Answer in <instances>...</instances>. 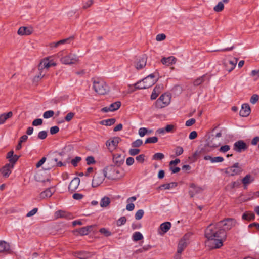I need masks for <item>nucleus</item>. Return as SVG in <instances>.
<instances>
[{
    "label": "nucleus",
    "mask_w": 259,
    "mask_h": 259,
    "mask_svg": "<svg viewBox=\"0 0 259 259\" xmlns=\"http://www.w3.org/2000/svg\"><path fill=\"white\" fill-rule=\"evenodd\" d=\"M236 221L232 218H227L217 223H212L206 229L205 236L206 246L211 249L219 248L227 237L226 231L235 226Z\"/></svg>",
    "instance_id": "nucleus-1"
},
{
    "label": "nucleus",
    "mask_w": 259,
    "mask_h": 259,
    "mask_svg": "<svg viewBox=\"0 0 259 259\" xmlns=\"http://www.w3.org/2000/svg\"><path fill=\"white\" fill-rule=\"evenodd\" d=\"M114 170L113 165H109L105 167L102 171L95 173L93 180L92 185L93 187H96L103 183L105 178L112 179V176L110 172Z\"/></svg>",
    "instance_id": "nucleus-2"
},
{
    "label": "nucleus",
    "mask_w": 259,
    "mask_h": 259,
    "mask_svg": "<svg viewBox=\"0 0 259 259\" xmlns=\"http://www.w3.org/2000/svg\"><path fill=\"white\" fill-rule=\"evenodd\" d=\"M35 178L37 181L41 182L42 183L45 184L46 186L49 187L48 188L40 193L39 198L41 199H44L51 197L55 193V189L54 187L50 186V180L49 179H47L46 180H41L38 175L36 176Z\"/></svg>",
    "instance_id": "nucleus-3"
},
{
    "label": "nucleus",
    "mask_w": 259,
    "mask_h": 259,
    "mask_svg": "<svg viewBox=\"0 0 259 259\" xmlns=\"http://www.w3.org/2000/svg\"><path fill=\"white\" fill-rule=\"evenodd\" d=\"M156 82L155 76L151 74L135 84V88L137 89H148L152 87Z\"/></svg>",
    "instance_id": "nucleus-4"
},
{
    "label": "nucleus",
    "mask_w": 259,
    "mask_h": 259,
    "mask_svg": "<svg viewBox=\"0 0 259 259\" xmlns=\"http://www.w3.org/2000/svg\"><path fill=\"white\" fill-rule=\"evenodd\" d=\"M64 51H62L57 54L59 57H60V62L65 65L74 64L79 62V57L76 54L69 53L64 56L61 57L63 54Z\"/></svg>",
    "instance_id": "nucleus-5"
},
{
    "label": "nucleus",
    "mask_w": 259,
    "mask_h": 259,
    "mask_svg": "<svg viewBox=\"0 0 259 259\" xmlns=\"http://www.w3.org/2000/svg\"><path fill=\"white\" fill-rule=\"evenodd\" d=\"M93 88L95 91L100 95H105L109 91V88L107 83L102 80L94 81Z\"/></svg>",
    "instance_id": "nucleus-6"
},
{
    "label": "nucleus",
    "mask_w": 259,
    "mask_h": 259,
    "mask_svg": "<svg viewBox=\"0 0 259 259\" xmlns=\"http://www.w3.org/2000/svg\"><path fill=\"white\" fill-rule=\"evenodd\" d=\"M171 96L166 93L162 94L155 102L157 108H162L167 106L170 102Z\"/></svg>",
    "instance_id": "nucleus-7"
},
{
    "label": "nucleus",
    "mask_w": 259,
    "mask_h": 259,
    "mask_svg": "<svg viewBox=\"0 0 259 259\" xmlns=\"http://www.w3.org/2000/svg\"><path fill=\"white\" fill-rule=\"evenodd\" d=\"M242 171V168L238 163H235L232 166L225 169V173L231 176L239 175Z\"/></svg>",
    "instance_id": "nucleus-8"
},
{
    "label": "nucleus",
    "mask_w": 259,
    "mask_h": 259,
    "mask_svg": "<svg viewBox=\"0 0 259 259\" xmlns=\"http://www.w3.org/2000/svg\"><path fill=\"white\" fill-rule=\"evenodd\" d=\"M189 236L188 235H185L184 237L180 240L178 245L177 251L179 253H181L184 250V248L186 247L188 244Z\"/></svg>",
    "instance_id": "nucleus-9"
},
{
    "label": "nucleus",
    "mask_w": 259,
    "mask_h": 259,
    "mask_svg": "<svg viewBox=\"0 0 259 259\" xmlns=\"http://www.w3.org/2000/svg\"><path fill=\"white\" fill-rule=\"evenodd\" d=\"M120 140L121 139L119 137H114L112 139L107 141L106 145L108 149L112 151L116 148Z\"/></svg>",
    "instance_id": "nucleus-10"
},
{
    "label": "nucleus",
    "mask_w": 259,
    "mask_h": 259,
    "mask_svg": "<svg viewBox=\"0 0 259 259\" xmlns=\"http://www.w3.org/2000/svg\"><path fill=\"white\" fill-rule=\"evenodd\" d=\"M125 156L121 154H114L112 155V160L115 165L119 167L124 162Z\"/></svg>",
    "instance_id": "nucleus-11"
},
{
    "label": "nucleus",
    "mask_w": 259,
    "mask_h": 259,
    "mask_svg": "<svg viewBox=\"0 0 259 259\" xmlns=\"http://www.w3.org/2000/svg\"><path fill=\"white\" fill-rule=\"evenodd\" d=\"M56 65V63L54 62L52 60H49V58H47L42 60L38 66V68L39 70H42L43 69H48L51 66H55Z\"/></svg>",
    "instance_id": "nucleus-12"
},
{
    "label": "nucleus",
    "mask_w": 259,
    "mask_h": 259,
    "mask_svg": "<svg viewBox=\"0 0 259 259\" xmlns=\"http://www.w3.org/2000/svg\"><path fill=\"white\" fill-rule=\"evenodd\" d=\"M121 106V102L117 101L110 105L109 107H105L101 109L103 112H113L118 110Z\"/></svg>",
    "instance_id": "nucleus-13"
},
{
    "label": "nucleus",
    "mask_w": 259,
    "mask_h": 259,
    "mask_svg": "<svg viewBox=\"0 0 259 259\" xmlns=\"http://www.w3.org/2000/svg\"><path fill=\"white\" fill-rule=\"evenodd\" d=\"M207 145L211 148H217L220 145L219 139L214 137V135L210 136L207 141Z\"/></svg>",
    "instance_id": "nucleus-14"
},
{
    "label": "nucleus",
    "mask_w": 259,
    "mask_h": 259,
    "mask_svg": "<svg viewBox=\"0 0 259 259\" xmlns=\"http://www.w3.org/2000/svg\"><path fill=\"white\" fill-rule=\"evenodd\" d=\"M247 148V146L246 143L242 140L238 141L234 144V150L237 152L244 151Z\"/></svg>",
    "instance_id": "nucleus-15"
},
{
    "label": "nucleus",
    "mask_w": 259,
    "mask_h": 259,
    "mask_svg": "<svg viewBox=\"0 0 259 259\" xmlns=\"http://www.w3.org/2000/svg\"><path fill=\"white\" fill-rule=\"evenodd\" d=\"M147 62V57L145 55H142L137 58L135 62V67L138 69H141L143 68Z\"/></svg>",
    "instance_id": "nucleus-16"
},
{
    "label": "nucleus",
    "mask_w": 259,
    "mask_h": 259,
    "mask_svg": "<svg viewBox=\"0 0 259 259\" xmlns=\"http://www.w3.org/2000/svg\"><path fill=\"white\" fill-rule=\"evenodd\" d=\"M92 228V226H87L83 227H81L74 230L73 231V233L75 235H87L90 232V229Z\"/></svg>",
    "instance_id": "nucleus-17"
},
{
    "label": "nucleus",
    "mask_w": 259,
    "mask_h": 259,
    "mask_svg": "<svg viewBox=\"0 0 259 259\" xmlns=\"http://www.w3.org/2000/svg\"><path fill=\"white\" fill-rule=\"evenodd\" d=\"M79 184L80 179L78 177L74 178L69 185V191L71 192L75 191L78 188Z\"/></svg>",
    "instance_id": "nucleus-18"
},
{
    "label": "nucleus",
    "mask_w": 259,
    "mask_h": 259,
    "mask_svg": "<svg viewBox=\"0 0 259 259\" xmlns=\"http://www.w3.org/2000/svg\"><path fill=\"white\" fill-rule=\"evenodd\" d=\"M237 63V60L234 59V60H227L224 62L225 69L228 72L232 71L235 67Z\"/></svg>",
    "instance_id": "nucleus-19"
},
{
    "label": "nucleus",
    "mask_w": 259,
    "mask_h": 259,
    "mask_svg": "<svg viewBox=\"0 0 259 259\" xmlns=\"http://www.w3.org/2000/svg\"><path fill=\"white\" fill-rule=\"evenodd\" d=\"M13 165L11 164H6L1 169V171L3 177L7 178L11 173L12 169L13 168Z\"/></svg>",
    "instance_id": "nucleus-20"
},
{
    "label": "nucleus",
    "mask_w": 259,
    "mask_h": 259,
    "mask_svg": "<svg viewBox=\"0 0 259 259\" xmlns=\"http://www.w3.org/2000/svg\"><path fill=\"white\" fill-rule=\"evenodd\" d=\"M161 62L166 66H170L176 63V58L172 56L168 57H163L161 60Z\"/></svg>",
    "instance_id": "nucleus-21"
},
{
    "label": "nucleus",
    "mask_w": 259,
    "mask_h": 259,
    "mask_svg": "<svg viewBox=\"0 0 259 259\" xmlns=\"http://www.w3.org/2000/svg\"><path fill=\"white\" fill-rule=\"evenodd\" d=\"M33 32V29L31 27H21L18 30V34L20 35H29Z\"/></svg>",
    "instance_id": "nucleus-22"
},
{
    "label": "nucleus",
    "mask_w": 259,
    "mask_h": 259,
    "mask_svg": "<svg viewBox=\"0 0 259 259\" xmlns=\"http://www.w3.org/2000/svg\"><path fill=\"white\" fill-rule=\"evenodd\" d=\"M250 113V106L248 104H243L242 105L241 109L240 111V115L242 117H246L249 115Z\"/></svg>",
    "instance_id": "nucleus-23"
},
{
    "label": "nucleus",
    "mask_w": 259,
    "mask_h": 259,
    "mask_svg": "<svg viewBox=\"0 0 259 259\" xmlns=\"http://www.w3.org/2000/svg\"><path fill=\"white\" fill-rule=\"evenodd\" d=\"M2 252L8 253L11 252L10 244L3 240L0 241V253Z\"/></svg>",
    "instance_id": "nucleus-24"
},
{
    "label": "nucleus",
    "mask_w": 259,
    "mask_h": 259,
    "mask_svg": "<svg viewBox=\"0 0 259 259\" xmlns=\"http://www.w3.org/2000/svg\"><path fill=\"white\" fill-rule=\"evenodd\" d=\"M204 159L205 160H210L211 163H219L222 162L224 159L223 157L221 156H217L212 157L209 155H206L204 157Z\"/></svg>",
    "instance_id": "nucleus-25"
},
{
    "label": "nucleus",
    "mask_w": 259,
    "mask_h": 259,
    "mask_svg": "<svg viewBox=\"0 0 259 259\" xmlns=\"http://www.w3.org/2000/svg\"><path fill=\"white\" fill-rule=\"evenodd\" d=\"M13 116V113L11 111L7 113H3L0 115V124H4L6 120Z\"/></svg>",
    "instance_id": "nucleus-26"
},
{
    "label": "nucleus",
    "mask_w": 259,
    "mask_h": 259,
    "mask_svg": "<svg viewBox=\"0 0 259 259\" xmlns=\"http://www.w3.org/2000/svg\"><path fill=\"white\" fill-rule=\"evenodd\" d=\"M160 89L161 87L160 85L155 87L151 95V100H154L158 97L160 92Z\"/></svg>",
    "instance_id": "nucleus-27"
},
{
    "label": "nucleus",
    "mask_w": 259,
    "mask_h": 259,
    "mask_svg": "<svg viewBox=\"0 0 259 259\" xmlns=\"http://www.w3.org/2000/svg\"><path fill=\"white\" fill-rule=\"evenodd\" d=\"M72 39V37H69V38H67L66 39L60 40L56 42H54V43L51 44V47H54L56 48L60 45L66 44V43H69L70 40H71Z\"/></svg>",
    "instance_id": "nucleus-28"
},
{
    "label": "nucleus",
    "mask_w": 259,
    "mask_h": 259,
    "mask_svg": "<svg viewBox=\"0 0 259 259\" xmlns=\"http://www.w3.org/2000/svg\"><path fill=\"white\" fill-rule=\"evenodd\" d=\"M160 229L163 232V233H166L170 229L171 227V223L169 222L163 223L160 225Z\"/></svg>",
    "instance_id": "nucleus-29"
},
{
    "label": "nucleus",
    "mask_w": 259,
    "mask_h": 259,
    "mask_svg": "<svg viewBox=\"0 0 259 259\" xmlns=\"http://www.w3.org/2000/svg\"><path fill=\"white\" fill-rule=\"evenodd\" d=\"M253 181V179L251 178V177L250 175H247L245 177L243 178L242 180V182L243 185L246 186L248 184H250ZM246 187H245V188Z\"/></svg>",
    "instance_id": "nucleus-30"
},
{
    "label": "nucleus",
    "mask_w": 259,
    "mask_h": 259,
    "mask_svg": "<svg viewBox=\"0 0 259 259\" xmlns=\"http://www.w3.org/2000/svg\"><path fill=\"white\" fill-rule=\"evenodd\" d=\"M110 200L109 198L108 197H104L100 201V206L102 207H107L109 205Z\"/></svg>",
    "instance_id": "nucleus-31"
},
{
    "label": "nucleus",
    "mask_w": 259,
    "mask_h": 259,
    "mask_svg": "<svg viewBox=\"0 0 259 259\" xmlns=\"http://www.w3.org/2000/svg\"><path fill=\"white\" fill-rule=\"evenodd\" d=\"M242 218L243 220L250 221L254 219L255 215L252 212H246L243 214Z\"/></svg>",
    "instance_id": "nucleus-32"
},
{
    "label": "nucleus",
    "mask_w": 259,
    "mask_h": 259,
    "mask_svg": "<svg viewBox=\"0 0 259 259\" xmlns=\"http://www.w3.org/2000/svg\"><path fill=\"white\" fill-rule=\"evenodd\" d=\"M116 121L114 118H110L101 121V124L106 126H111L115 123Z\"/></svg>",
    "instance_id": "nucleus-33"
},
{
    "label": "nucleus",
    "mask_w": 259,
    "mask_h": 259,
    "mask_svg": "<svg viewBox=\"0 0 259 259\" xmlns=\"http://www.w3.org/2000/svg\"><path fill=\"white\" fill-rule=\"evenodd\" d=\"M177 184L176 183L171 182V183H169L164 184L161 185L160 188H162L164 189L168 190V189H170L171 188H175V187L177 186Z\"/></svg>",
    "instance_id": "nucleus-34"
},
{
    "label": "nucleus",
    "mask_w": 259,
    "mask_h": 259,
    "mask_svg": "<svg viewBox=\"0 0 259 259\" xmlns=\"http://www.w3.org/2000/svg\"><path fill=\"white\" fill-rule=\"evenodd\" d=\"M240 185V181L239 180H237L235 182H233L227 185L226 186V188L227 189H233L235 188L238 187Z\"/></svg>",
    "instance_id": "nucleus-35"
},
{
    "label": "nucleus",
    "mask_w": 259,
    "mask_h": 259,
    "mask_svg": "<svg viewBox=\"0 0 259 259\" xmlns=\"http://www.w3.org/2000/svg\"><path fill=\"white\" fill-rule=\"evenodd\" d=\"M143 238V235L140 232H135L132 236V239L134 241H138Z\"/></svg>",
    "instance_id": "nucleus-36"
},
{
    "label": "nucleus",
    "mask_w": 259,
    "mask_h": 259,
    "mask_svg": "<svg viewBox=\"0 0 259 259\" xmlns=\"http://www.w3.org/2000/svg\"><path fill=\"white\" fill-rule=\"evenodd\" d=\"M206 77V75H203V76L197 78L196 79H195L194 81L193 84L195 86H198V85L201 84L204 81L205 78Z\"/></svg>",
    "instance_id": "nucleus-37"
},
{
    "label": "nucleus",
    "mask_w": 259,
    "mask_h": 259,
    "mask_svg": "<svg viewBox=\"0 0 259 259\" xmlns=\"http://www.w3.org/2000/svg\"><path fill=\"white\" fill-rule=\"evenodd\" d=\"M224 8V5L223 2H219L218 4L213 8L214 11L219 12H221Z\"/></svg>",
    "instance_id": "nucleus-38"
},
{
    "label": "nucleus",
    "mask_w": 259,
    "mask_h": 259,
    "mask_svg": "<svg viewBox=\"0 0 259 259\" xmlns=\"http://www.w3.org/2000/svg\"><path fill=\"white\" fill-rule=\"evenodd\" d=\"M158 141V138L157 137H151L147 138L145 141V144L148 143H156Z\"/></svg>",
    "instance_id": "nucleus-39"
},
{
    "label": "nucleus",
    "mask_w": 259,
    "mask_h": 259,
    "mask_svg": "<svg viewBox=\"0 0 259 259\" xmlns=\"http://www.w3.org/2000/svg\"><path fill=\"white\" fill-rule=\"evenodd\" d=\"M54 115V112L53 110H48L45 111L43 114V117L48 119L53 117Z\"/></svg>",
    "instance_id": "nucleus-40"
},
{
    "label": "nucleus",
    "mask_w": 259,
    "mask_h": 259,
    "mask_svg": "<svg viewBox=\"0 0 259 259\" xmlns=\"http://www.w3.org/2000/svg\"><path fill=\"white\" fill-rule=\"evenodd\" d=\"M143 144V141L141 139H138L133 142L132 146L134 148L139 147Z\"/></svg>",
    "instance_id": "nucleus-41"
},
{
    "label": "nucleus",
    "mask_w": 259,
    "mask_h": 259,
    "mask_svg": "<svg viewBox=\"0 0 259 259\" xmlns=\"http://www.w3.org/2000/svg\"><path fill=\"white\" fill-rule=\"evenodd\" d=\"M164 157V155L162 153H156L154 154L153 156V159L156 160H160L163 159Z\"/></svg>",
    "instance_id": "nucleus-42"
},
{
    "label": "nucleus",
    "mask_w": 259,
    "mask_h": 259,
    "mask_svg": "<svg viewBox=\"0 0 259 259\" xmlns=\"http://www.w3.org/2000/svg\"><path fill=\"white\" fill-rule=\"evenodd\" d=\"M144 210L142 209H139L138 210L136 214H135V219L137 220H139L143 217L144 215Z\"/></svg>",
    "instance_id": "nucleus-43"
},
{
    "label": "nucleus",
    "mask_w": 259,
    "mask_h": 259,
    "mask_svg": "<svg viewBox=\"0 0 259 259\" xmlns=\"http://www.w3.org/2000/svg\"><path fill=\"white\" fill-rule=\"evenodd\" d=\"M126 222V219L125 217H120L119 219H118L116 222V224L117 226H121L124 224H125Z\"/></svg>",
    "instance_id": "nucleus-44"
},
{
    "label": "nucleus",
    "mask_w": 259,
    "mask_h": 259,
    "mask_svg": "<svg viewBox=\"0 0 259 259\" xmlns=\"http://www.w3.org/2000/svg\"><path fill=\"white\" fill-rule=\"evenodd\" d=\"M81 160V158L79 156H76L74 159H72L71 163L72 165L75 167L77 165V163L79 162Z\"/></svg>",
    "instance_id": "nucleus-45"
},
{
    "label": "nucleus",
    "mask_w": 259,
    "mask_h": 259,
    "mask_svg": "<svg viewBox=\"0 0 259 259\" xmlns=\"http://www.w3.org/2000/svg\"><path fill=\"white\" fill-rule=\"evenodd\" d=\"M99 232L101 234H104L106 237L110 236L111 235V233L105 228H101L99 230Z\"/></svg>",
    "instance_id": "nucleus-46"
},
{
    "label": "nucleus",
    "mask_w": 259,
    "mask_h": 259,
    "mask_svg": "<svg viewBox=\"0 0 259 259\" xmlns=\"http://www.w3.org/2000/svg\"><path fill=\"white\" fill-rule=\"evenodd\" d=\"M87 164L88 165H91L93 164H95L96 163V161L94 159V157L93 156H88L85 159Z\"/></svg>",
    "instance_id": "nucleus-47"
},
{
    "label": "nucleus",
    "mask_w": 259,
    "mask_h": 259,
    "mask_svg": "<svg viewBox=\"0 0 259 259\" xmlns=\"http://www.w3.org/2000/svg\"><path fill=\"white\" fill-rule=\"evenodd\" d=\"M140 152V150L137 148L130 149L128 153L131 156H135L138 154Z\"/></svg>",
    "instance_id": "nucleus-48"
},
{
    "label": "nucleus",
    "mask_w": 259,
    "mask_h": 259,
    "mask_svg": "<svg viewBox=\"0 0 259 259\" xmlns=\"http://www.w3.org/2000/svg\"><path fill=\"white\" fill-rule=\"evenodd\" d=\"M138 134L141 137H144L147 134V128L141 127L138 130Z\"/></svg>",
    "instance_id": "nucleus-49"
},
{
    "label": "nucleus",
    "mask_w": 259,
    "mask_h": 259,
    "mask_svg": "<svg viewBox=\"0 0 259 259\" xmlns=\"http://www.w3.org/2000/svg\"><path fill=\"white\" fill-rule=\"evenodd\" d=\"M47 132L46 131H42L38 133V138L43 140L46 138L47 137Z\"/></svg>",
    "instance_id": "nucleus-50"
},
{
    "label": "nucleus",
    "mask_w": 259,
    "mask_h": 259,
    "mask_svg": "<svg viewBox=\"0 0 259 259\" xmlns=\"http://www.w3.org/2000/svg\"><path fill=\"white\" fill-rule=\"evenodd\" d=\"M230 149V146L228 145L222 146L220 149L219 151L222 153H225Z\"/></svg>",
    "instance_id": "nucleus-51"
},
{
    "label": "nucleus",
    "mask_w": 259,
    "mask_h": 259,
    "mask_svg": "<svg viewBox=\"0 0 259 259\" xmlns=\"http://www.w3.org/2000/svg\"><path fill=\"white\" fill-rule=\"evenodd\" d=\"M19 158V156L17 155H13V156L9 159L10 163L9 164H12L14 167V164L17 162Z\"/></svg>",
    "instance_id": "nucleus-52"
},
{
    "label": "nucleus",
    "mask_w": 259,
    "mask_h": 259,
    "mask_svg": "<svg viewBox=\"0 0 259 259\" xmlns=\"http://www.w3.org/2000/svg\"><path fill=\"white\" fill-rule=\"evenodd\" d=\"M175 155L178 156L181 155L183 153V148L181 146H178L176 148L175 150Z\"/></svg>",
    "instance_id": "nucleus-53"
},
{
    "label": "nucleus",
    "mask_w": 259,
    "mask_h": 259,
    "mask_svg": "<svg viewBox=\"0 0 259 259\" xmlns=\"http://www.w3.org/2000/svg\"><path fill=\"white\" fill-rule=\"evenodd\" d=\"M250 75L253 77L255 80L259 78V69L258 70H253L251 71Z\"/></svg>",
    "instance_id": "nucleus-54"
},
{
    "label": "nucleus",
    "mask_w": 259,
    "mask_h": 259,
    "mask_svg": "<svg viewBox=\"0 0 259 259\" xmlns=\"http://www.w3.org/2000/svg\"><path fill=\"white\" fill-rule=\"evenodd\" d=\"M258 99V96L257 94H254L251 97L250 102L251 103L254 104L257 102Z\"/></svg>",
    "instance_id": "nucleus-55"
},
{
    "label": "nucleus",
    "mask_w": 259,
    "mask_h": 259,
    "mask_svg": "<svg viewBox=\"0 0 259 259\" xmlns=\"http://www.w3.org/2000/svg\"><path fill=\"white\" fill-rule=\"evenodd\" d=\"M42 124V119L41 118H37L34 120L32 122V125L39 126Z\"/></svg>",
    "instance_id": "nucleus-56"
},
{
    "label": "nucleus",
    "mask_w": 259,
    "mask_h": 259,
    "mask_svg": "<svg viewBox=\"0 0 259 259\" xmlns=\"http://www.w3.org/2000/svg\"><path fill=\"white\" fill-rule=\"evenodd\" d=\"M74 115H75V114L73 112L68 113L66 115V116L65 117V120L68 122L70 121L73 118V117L74 116Z\"/></svg>",
    "instance_id": "nucleus-57"
},
{
    "label": "nucleus",
    "mask_w": 259,
    "mask_h": 259,
    "mask_svg": "<svg viewBox=\"0 0 259 259\" xmlns=\"http://www.w3.org/2000/svg\"><path fill=\"white\" fill-rule=\"evenodd\" d=\"M56 218H63L65 217V212L63 210H58L55 212Z\"/></svg>",
    "instance_id": "nucleus-58"
},
{
    "label": "nucleus",
    "mask_w": 259,
    "mask_h": 259,
    "mask_svg": "<svg viewBox=\"0 0 259 259\" xmlns=\"http://www.w3.org/2000/svg\"><path fill=\"white\" fill-rule=\"evenodd\" d=\"M145 157L144 154H141L136 157V160L140 163H143L145 161Z\"/></svg>",
    "instance_id": "nucleus-59"
},
{
    "label": "nucleus",
    "mask_w": 259,
    "mask_h": 259,
    "mask_svg": "<svg viewBox=\"0 0 259 259\" xmlns=\"http://www.w3.org/2000/svg\"><path fill=\"white\" fill-rule=\"evenodd\" d=\"M174 128V126L172 124L167 125L164 127V130H165L166 133H172L173 130Z\"/></svg>",
    "instance_id": "nucleus-60"
},
{
    "label": "nucleus",
    "mask_w": 259,
    "mask_h": 259,
    "mask_svg": "<svg viewBox=\"0 0 259 259\" xmlns=\"http://www.w3.org/2000/svg\"><path fill=\"white\" fill-rule=\"evenodd\" d=\"M59 131V128L57 126H54L50 128V133L52 135L55 134Z\"/></svg>",
    "instance_id": "nucleus-61"
},
{
    "label": "nucleus",
    "mask_w": 259,
    "mask_h": 259,
    "mask_svg": "<svg viewBox=\"0 0 259 259\" xmlns=\"http://www.w3.org/2000/svg\"><path fill=\"white\" fill-rule=\"evenodd\" d=\"M38 209L37 208H34L32 210L28 212L26 214L27 217H30L34 215L37 213Z\"/></svg>",
    "instance_id": "nucleus-62"
},
{
    "label": "nucleus",
    "mask_w": 259,
    "mask_h": 259,
    "mask_svg": "<svg viewBox=\"0 0 259 259\" xmlns=\"http://www.w3.org/2000/svg\"><path fill=\"white\" fill-rule=\"evenodd\" d=\"M93 4V0H89L83 3V8L87 9V8L90 7Z\"/></svg>",
    "instance_id": "nucleus-63"
},
{
    "label": "nucleus",
    "mask_w": 259,
    "mask_h": 259,
    "mask_svg": "<svg viewBox=\"0 0 259 259\" xmlns=\"http://www.w3.org/2000/svg\"><path fill=\"white\" fill-rule=\"evenodd\" d=\"M134 161H135V160H134V158H133L132 157H130L126 159V164L128 166H131L134 164Z\"/></svg>",
    "instance_id": "nucleus-64"
}]
</instances>
